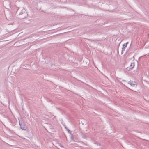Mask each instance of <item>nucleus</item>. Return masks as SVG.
<instances>
[{"label":"nucleus","mask_w":149,"mask_h":149,"mask_svg":"<svg viewBox=\"0 0 149 149\" xmlns=\"http://www.w3.org/2000/svg\"><path fill=\"white\" fill-rule=\"evenodd\" d=\"M60 147H61V148H63V146H62L61 145H60Z\"/></svg>","instance_id":"7"},{"label":"nucleus","mask_w":149,"mask_h":149,"mask_svg":"<svg viewBox=\"0 0 149 149\" xmlns=\"http://www.w3.org/2000/svg\"><path fill=\"white\" fill-rule=\"evenodd\" d=\"M134 66V63H131V64L130 65V66L131 67L130 68V69L133 68Z\"/></svg>","instance_id":"2"},{"label":"nucleus","mask_w":149,"mask_h":149,"mask_svg":"<svg viewBox=\"0 0 149 149\" xmlns=\"http://www.w3.org/2000/svg\"><path fill=\"white\" fill-rule=\"evenodd\" d=\"M71 140H73V137L72 135L71 137Z\"/></svg>","instance_id":"5"},{"label":"nucleus","mask_w":149,"mask_h":149,"mask_svg":"<svg viewBox=\"0 0 149 149\" xmlns=\"http://www.w3.org/2000/svg\"><path fill=\"white\" fill-rule=\"evenodd\" d=\"M21 129H22L24 130H26V127H22V126H21Z\"/></svg>","instance_id":"4"},{"label":"nucleus","mask_w":149,"mask_h":149,"mask_svg":"<svg viewBox=\"0 0 149 149\" xmlns=\"http://www.w3.org/2000/svg\"><path fill=\"white\" fill-rule=\"evenodd\" d=\"M128 84H130L132 86L136 88L137 86V84L136 83L134 82H133L132 81H130L128 83Z\"/></svg>","instance_id":"1"},{"label":"nucleus","mask_w":149,"mask_h":149,"mask_svg":"<svg viewBox=\"0 0 149 149\" xmlns=\"http://www.w3.org/2000/svg\"><path fill=\"white\" fill-rule=\"evenodd\" d=\"M68 130V131H70V130Z\"/></svg>","instance_id":"8"},{"label":"nucleus","mask_w":149,"mask_h":149,"mask_svg":"<svg viewBox=\"0 0 149 149\" xmlns=\"http://www.w3.org/2000/svg\"><path fill=\"white\" fill-rule=\"evenodd\" d=\"M122 52H121V54H122L123 53V51L125 50V49H122Z\"/></svg>","instance_id":"6"},{"label":"nucleus","mask_w":149,"mask_h":149,"mask_svg":"<svg viewBox=\"0 0 149 149\" xmlns=\"http://www.w3.org/2000/svg\"><path fill=\"white\" fill-rule=\"evenodd\" d=\"M127 43L128 42L126 43V44H124L123 45V47L122 49H125V48L127 47Z\"/></svg>","instance_id":"3"}]
</instances>
